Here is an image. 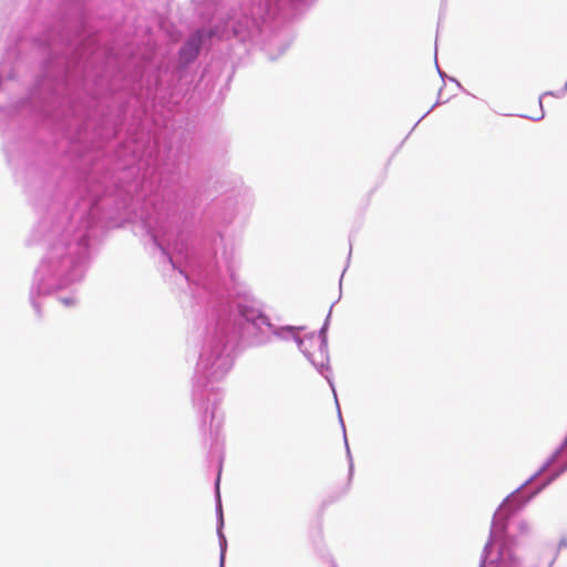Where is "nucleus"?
Wrapping results in <instances>:
<instances>
[{"label": "nucleus", "mask_w": 567, "mask_h": 567, "mask_svg": "<svg viewBox=\"0 0 567 567\" xmlns=\"http://www.w3.org/2000/svg\"><path fill=\"white\" fill-rule=\"evenodd\" d=\"M203 31H196L181 49L179 58L184 63H190L197 58L203 43Z\"/></svg>", "instance_id": "nucleus-1"}, {"label": "nucleus", "mask_w": 567, "mask_h": 567, "mask_svg": "<svg viewBox=\"0 0 567 567\" xmlns=\"http://www.w3.org/2000/svg\"><path fill=\"white\" fill-rule=\"evenodd\" d=\"M566 89H567V81H566Z\"/></svg>", "instance_id": "nucleus-2"}]
</instances>
